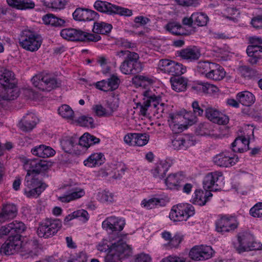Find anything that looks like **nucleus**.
Masks as SVG:
<instances>
[{
    "label": "nucleus",
    "mask_w": 262,
    "mask_h": 262,
    "mask_svg": "<svg viewBox=\"0 0 262 262\" xmlns=\"http://www.w3.org/2000/svg\"><path fill=\"white\" fill-rule=\"evenodd\" d=\"M100 141V139L88 133H84L78 138V145L86 148L92 145L98 144Z\"/></svg>",
    "instance_id": "72a5a7b5"
},
{
    "label": "nucleus",
    "mask_w": 262,
    "mask_h": 262,
    "mask_svg": "<svg viewBox=\"0 0 262 262\" xmlns=\"http://www.w3.org/2000/svg\"><path fill=\"white\" fill-rule=\"evenodd\" d=\"M125 224V220L114 216L107 217L102 224V227L107 231L110 232V235L113 234V237L119 239L123 238L120 234Z\"/></svg>",
    "instance_id": "6e6552de"
},
{
    "label": "nucleus",
    "mask_w": 262,
    "mask_h": 262,
    "mask_svg": "<svg viewBox=\"0 0 262 262\" xmlns=\"http://www.w3.org/2000/svg\"><path fill=\"white\" fill-rule=\"evenodd\" d=\"M21 236L10 235L8 239L2 245L1 251L5 254H13L18 251L22 246Z\"/></svg>",
    "instance_id": "ddd939ff"
},
{
    "label": "nucleus",
    "mask_w": 262,
    "mask_h": 262,
    "mask_svg": "<svg viewBox=\"0 0 262 262\" xmlns=\"http://www.w3.org/2000/svg\"><path fill=\"white\" fill-rule=\"evenodd\" d=\"M196 134L201 136H213L212 125L209 122L199 124L195 129Z\"/></svg>",
    "instance_id": "49530a36"
},
{
    "label": "nucleus",
    "mask_w": 262,
    "mask_h": 262,
    "mask_svg": "<svg viewBox=\"0 0 262 262\" xmlns=\"http://www.w3.org/2000/svg\"><path fill=\"white\" fill-rule=\"evenodd\" d=\"M213 250L208 246H196L189 252V256L194 260H204L210 258L212 255Z\"/></svg>",
    "instance_id": "f8f14e48"
},
{
    "label": "nucleus",
    "mask_w": 262,
    "mask_h": 262,
    "mask_svg": "<svg viewBox=\"0 0 262 262\" xmlns=\"http://www.w3.org/2000/svg\"><path fill=\"white\" fill-rule=\"evenodd\" d=\"M191 19L193 20L195 25L202 27L206 25L209 18L205 13L196 12L192 14Z\"/></svg>",
    "instance_id": "3c124183"
},
{
    "label": "nucleus",
    "mask_w": 262,
    "mask_h": 262,
    "mask_svg": "<svg viewBox=\"0 0 262 262\" xmlns=\"http://www.w3.org/2000/svg\"><path fill=\"white\" fill-rule=\"evenodd\" d=\"M212 196V194L209 191H206L204 192L202 190H196L193 196L192 202L194 204L203 206L205 205L206 203Z\"/></svg>",
    "instance_id": "473e14b6"
},
{
    "label": "nucleus",
    "mask_w": 262,
    "mask_h": 262,
    "mask_svg": "<svg viewBox=\"0 0 262 262\" xmlns=\"http://www.w3.org/2000/svg\"><path fill=\"white\" fill-rule=\"evenodd\" d=\"M94 7L97 11L107 14H113L114 5L105 1H96Z\"/></svg>",
    "instance_id": "37998d69"
},
{
    "label": "nucleus",
    "mask_w": 262,
    "mask_h": 262,
    "mask_svg": "<svg viewBox=\"0 0 262 262\" xmlns=\"http://www.w3.org/2000/svg\"><path fill=\"white\" fill-rule=\"evenodd\" d=\"M214 64V62L209 61H200L198 63L197 70L200 74L205 75L207 78Z\"/></svg>",
    "instance_id": "864d4df0"
},
{
    "label": "nucleus",
    "mask_w": 262,
    "mask_h": 262,
    "mask_svg": "<svg viewBox=\"0 0 262 262\" xmlns=\"http://www.w3.org/2000/svg\"><path fill=\"white\" fill-rule=\"evenodd\" d=\"M60 36L65 39L73 41H80L83 37L81 30L74 28L62 29L60 31Z\"/></svg>",
    "instance_id": "bb28decb"
},
{
    "label": "nucleus",
    "mask_w": 262,
    "mask_h": 262,
    "mask_svg": "<svg viewBox=\"0 0 262 262\" xmlns=\"http://www.w3.org/2000/svg\"><path fill=\"white\" fill-rule=\"evenodd\" d=\"M61 226V222L58 219H47L39 224L37 234L40 237L49 238L55 235Z\"/></svg>",
    "instance_id": "0eeeda50"
},
{
    "label": "nucleus",
    "mask_w": 262,
    "mask_h": 262,
    "mask_svg": "<svg viewBox=\"0 0 262 262\" xmlns=\"http://www.w3.org/2000/svg\"><path fill=\"white\" fill-rule=\"evenodd\" d=\"M117 56L124 58L120 66L121 72L124 74H136L143 70V66L139 60V56L135 52L128 50H121L116 53Z\"/></svg>",
    "instance_id": "f03ea898"
},
{
    "label": "nucleus",
    "mask_w": 262,
    "mask_h": 262,
    "mask_svg": "<svg viewBox=\"0 0 262 262\" xmlns=\"http://www.w3.org/2000/svg\"><path fill=\"white\" fill-rule=\"evenodd\" d=\"M31 81L35 87L42 91H50L59 85L56 78L49 73L36 75L32 78Z\"/></svg>",
    "instance_id": "39448f33"
},
{
    "label": "nucleus",
    "mask_w": 262,
    "mask_h": 262,
    "mask_svg": "<svg viewBox=\"0 0 262 262\" xmlns=\"http://www.w3.org/2000/svg\"><path fill=\"white\" fill-rule=\"evenodd\" d=\"M238 158L235 155L230 154L225 151L216 155L213 158L214 163L220 167H228L232 166L238 161Z\"/></svg>",
    "instance_id": "2eb2a0df"
},
{
    "label": "nucleus",
    "mask_w": 262,
    "mask_h": 262,
    "mask_svg": "<svg viewBox=\"0 0 262 262\" xmlns=\"http://www.w3.org/2000/svg\"><path fill=\"white\" fill-rule=\"evenodd\" d=\"M226 72L224 68L220 65L214 63L207 78L219 81L223 79L225 76Z\"/></svg>",
    "instance_id": "ea45409f"
},
{
    "label": "nucleus",
    "mask_w": 262,
    "mask_h": 262,
    "mask_svg": "<svg viewBox=\"0 0 262 262\" xmlns=\"http://www.w3.org/2000/svg\"><path fill=\"white\" fill-rule=\"evenodd\" d=\"M171 87L176 92H183L186 90L188 80L183 77H173L170 80Z\"/></svg>",
    "instance_id": "e433bc0d"
},
{
    "label": "nucleus",
    "mask_w": 262,
    "mask_h": 262,
    "mask_svg": "<svg viewBox=\"0 0 262 262\" xmlns=\"http://www.w3.org/2000/svg\"><path fill=\"white\" fill-rule=\"evenodd\" d=\"M164 203V200L162 199L152 198L148 200H144L142 202V205L147 209H151L156 206H162Z\"/></svg>",
    "instance_id": "052dcab7"
},
{
    "label": "nucleus",
    "mask_w": 262,
    "mask_h": 262,
    "mask_svg": "<svg viewBox=\"0 0 262 262\" xmlns=\"http://www.w3.org/2000/svg\"><path fill=\"white\" fill-rule=\"evenodd\" d=\"M246 51L249 57L248 61L252 64H256L258 59H262V46H248Z\"/></svg>",
    "instance_id": "c756f323"
},
{
    "label": "nucleus",
    "mask_w": 262,
    "mask_h": 262,
    "mask_svg": "<svg viewBox=\"0 0 262 262\" xmlns=\"http://www.w3.org/2000/svg\"><path fill=\"white\" fill-rule=\"evenodd\" d=\"M17 208L14 204H8L3 206L0 212V223L14 219L17 215Z\"/></svg>",
    "instance_id": "5701e85b"
},
{
    "label": "nucleus",
    "mask_w": 262,
    "mask_h": 262,
    "mask_svg": "<svg viewBox=\"0 0 262 262\" xmlns=\"http://www.w3.org/2000/svg\"><path fill=\"white\" fill-rule=\"evenodd\" d=\"M183 117L178 114H169L168 117L169 126L174 134H179L182 132L186 128L181 123Z\"/></svg>",
    "instance_id": "412c9836"
},
{
    "label": "nucleus",
    "mask_w": 262,
    "mask_h": 262,
    "mask_svg": "<svg viewBox=\"0 0 262 262\" xmlns=\"http://www.w3.org/2000/svg\"><path fill=\"white\" fill-rule=\"evenodd\" d=\"M194 208L189 204H179L173 206L169 213V218L174 222L186 221L194 214Z\"/></svg>",
    "instance_id": "423d86ee"
},
{
    "label": "nucleus",
    "mask_w": 262,
    "mask_h": 262,
    "mask_svg": "<svg viewBox=\"0 0 262 262\" xmlns=\"http://www.w3.org/2000/svg\"><path fill=\"white\" fill-rule=\"evenodd\" d=\"M144 97L142 102L136 104V107L139 110L140 114L143 116H147L152 113L154 115L157 114L162 116L161 114L164 112L165 104L162 102L161 97L155 95H149L147 91L144 93Z\"/></svg>",
    "instance_id": "f257e3e1"
},
{
    "label": "nucleus",
    "mask_w": 262,
    "mask_h": 262,
    "mask_svg": "<svg viewBox=\"0 0 262 262\" xmlns=\"http://www.w3.org/2000/svg\"><path fill=\"white\" fill-rule=\"evenodd\" d=\"M50 166L49 163L45 160L32 159L27 161L25 163V169L29 174H37L42 171H46Z\"/></svg>",
    "instance_id": "9b49d317"
},
{
    "label": "nucleus",
    "mask_w": 262,
    "mask_h": 262,
    "mask_svg": "<svg viewBox=\"0 0 262 262\" xmlns=\"http://www.w3.org/2000/svg\"><path fill=\"white\" fill-rule=\"evenodd\" d=\"M198 93L214 95L217 93L219 89L215 85L208 82H201L192 87Z\"/></svg>",
    "instance_id": "7c9ffc66"
},
{
    "label": "nucleus",
    "mask_w": 262,
    "mask_h": 262,
    "mask_svg": "<svg viewBox=\"0 0 262 262\" xmlns=\"http://www.w3.org/2000/svg\"><path fill=\"white\" fill-rule=\"evenodd\" d=\"M216 230L223 234L233 231L237 227V223L233 216H223L216 222Z\"/></svg>",
    "instance_id": "4468645a"
},
{
    "label": "nucleus",
    "mask_w": 262,
    "mask_h": 262,
    "mask_svg": "<svg viewBox=\"0 0 262 262\" xmlns=\"http://www.w3.org/2000/svg\"><path fill=\"white\" fill-rule=\"evenodd\" d=\"M112 29V26L104 22H95L94 24L93 31L96 34H107Z\"/></svg>",
    "instance_id": "a18cd8bd"
},
{
    "label": "nucleus",
    "mask_w": 262,
    "mask_h": 262,
    "mask_svg": "<svg viewBox=\"0 0 262 262\" xmlns=\"http://www.w3.org/2000/svg\"><path fill=\"white\" fill-rule=\"evenodd\" d=\"M165 28L167 31L176 35H188L191 33L190 31L176 22L168 23Z\"/></svg>",
    "instance_id": "c9c22d12"
},
{
    "label": "nucleus",
    "mask_w": 262,
    "mask_h": 262,
    "mask_svg": "<svg viewBox=\"0 0 262 262\" xmlns=\"http://www.w3.org/2000/svg\"><path fill=\"white\" fill-rule=\"evenodd\" d=\"M191 106L195 116L190 120V122L193 123L196 121V116H202L203 115L204 108L206 109V107L203 105H200L196 101H193Z\"/></svg>",
    "instance_id": "6e6d98bb"
},
{
    "label": "nucleus",
    "mask_w": 262,
    "mask_h": 262,
    "mask_svg": "<svg viewBox=\"0 0 262 262\" xmlns=\"http://www.w3.org/2000/svg\"><path fill=\"white\" fill-rule=\"evenodd\" d=\"M205 115L211 121L218 124H226L229 121L226 115L212 107L206 108Z\"/></svg>",
    "instance_id": "6ab92c4d"
},
{
    "label": "nucleus",
    "mask_w": 262,
    "mask_h": 262,
    "mask_svg": "<svg viewBox=\"0 0 262 262\" xmlns=\"http://www.w3.org/2000/svg\"><path fill=\"white\" fill-rule=\"evenodd\" d=\"M77 145H78V138L76 137L67 138L61 141L62 148L67 152H71L73 147Z\"/></svg>",
    "instance_id": "de8ad7c7"
},
{
    "label": "nucleus",
    "mask_w": 262,
    "mask_h": 262,
    "mask_svg": "<svg viewBox=\"0 0 262 262\" xmlns=\"http://www.w3.org/2000/svg\"><path fill=\"white\" fill-rule=\"evenodd\" d=\"M236 98L239 103L247 106L251 105L255 102V96L249 91H243L237 93Z\"/></svg>",
    "instance_id": "58836bf2"
},
{
    "label": "nucleus",
    "mask_w": 262,
    "mask_h": 262,
    "mask_svg": "<svg viewBox=\"0 0 262 262\" xmlns=\"http://www.w3.org/2000/svg\"><path fill=\"white\" fill-rule=\"evenodd\" d=\"M253 239V235L250 233H239L237 235V243L234 244V248L238 253L248 251L250 244Z\"/></svg>",
    "instance_id": "dca6fc26"
},
{
    "label": "nucleus",
    "mask_w": 262,
    "mask_h": 262,
    "mask_svg": "<svg viewBox=\"0 0 262 262\" xmlns=\"http://www.w3.org/2000/svg\"><path fill=\"white\" fill-rule=\"evenodd\" d=\"M45 3L53 9H62L65 5L64 0H45Z\"/></svg>",
    "instance_id": "e2e57ef3"
},
{
    "label": "nucleus",
    "mask_w": 262,
    "mask_h": 262,
    "mask_svg": "<svg viewBox=\"0 0 262 262\" xmlns=\"http://www.w3.org/2000/svg\"><path fill=\"white\" fill-rule=\"evenodd\" d=\"M135 145L142 146L146 145L149 140V136L147 134L135 133Z\"/></svg>",
    "instance_id": "13d9d810"
},
{
    "label": "nucleus",
    "mask_w": 262,
    "mask_h": 262,
    "mask_svg": "<svg viewBox=\"0 0 262 262\" xmlns=\"http://www.w3.org/2000/svg\"><path fill=\"white\" fill-rule=\"evenodd\" d=\"M46 186L34 188H25L24 194L29 198H36L45 190Z\"/></svg>",
    "instance_id": "5fc2aeb1"
},
{
    "label": "nucleus",
    "mask_w": 262,
    "mask_h": 262,
    "mask_svg": "<svg viewBox=\"0 0 262 262\" xmlns=\"http://www.w3.org/2000/svg\"><path fill=\"white\" fill-rule=\"evenodd\" d=\"M85 194V191L82 188H75L74 190L68 194H64L58 198V200L62 202L68 203L70 201L79 199Z\"/></svg>",
    "instance_id": "a19ab883"
},
{
    "label": "nucleus",
    "mask_w": 262,
    "mask_h": 262,
    "mask_svg": "<svg viewBox=\"0 0 262 262\" xmlns=\"http://www.w3.org/2000/svg\"><path fill=\"white\" fill-rule=\"evenodd\" d=\"M8 4L18 9H32L34 7V3L31 0H7Z\"/></svg>",
    "instance_id": "79ce46f5"
},
{
    "label": "nucleus",
    "mask_w": 262,
    "mask_h": 262,
    "mask_svg": "<svg viewBox=\"0 0 262 262\" xmlns=\"http://www.w3.org/2000/svg\"><path fill=\"white\" fill-rule=\"evenodd\" d=\"M18 40L21 47L32 52L37 51L42 43L40 36L28 29L24 30L20 32Z\"/></svg>",
    "instance_id": "20e7f679"
},
{
    "label": "nucleus",
    "mask_w": 262,
    "mask_h": 262,
    "mask_svg": "<svg viewBox=\"0 0 262 262\" xmlns=\"http://www.w3.org/2000/svg\"><path fill=\"white\" fill-rule=\"evenodd\" d=\"M177 55L189 62L196 61L201 56L200 50L196 47H189L177 51Z\"/></svg>",
    "instance_id": "f3484780"
},
{
    "label": "nucleus",
    "mask_w": 262,
    "mask_h": 262,
    "mask_svg": "<svg viewBox=\"0 0 262 262\" xmlns=\"http://www.w3.org/2000/svg\"><path fill=\"white\" fill-rule=\"evenodd\" d=\"M118 239L113 237V234L109 235L108 238H103L97 245V249L101 252H106L110 250L112 244L117 242Z\"/></svg>",
    "instance_id": "c03bdc74"
},
{
    "label": "nucleus",
    "mask_w": 262,
    "mask_h": 262,
    "mask_svg": "<svg viewBox=\"0 0 262 262\" xmlns=\"http://www.w3.org/2000/svg\"><path fill=\"white\" fill-rule=\"evenodd\" d=\"M249 138H246L245 136H238L234 140L231 144V148L234 152H238L240 153L247 151L250 148Z\"/></svg>",
    "instance_id": "b1692460"
},
{
    "label": "nucleus",
    "mask_w": 262,
    "mask_h": 262,
    "mask_svg": "<svg viewBox=\"0 0 262 262\" xmlns=\"http://www.w3.org/2000/svg\"><path fill=\"white\" fill-rule=\"evenodd\" d=\"M74 120L82 126L94 127V119L92 117L88 116H81L78 118H75Z\"/></svg>",
    "instance_id": "4d7b16f0"
},
{
    "label": "nucleus",
    "mask_w": 262,
    "mask_h": 262,
    "mask_svg": "<svg viewBox=\"0 0 262 262\" xmlns=\"http://www.w3.org/2000/svg\"><path fill=\"white\" fill-rule=\"evenodd\" d=\"M82 37L80 41H94L96 42L101 39V37L98 34L87 33L82 31Z\"/></svg>",
    "instance_id": "0e129e2a"
},
{
    "label": "nucleus",
    "mask_w": 262,
    "mask_h": 262,
    "mask_svg": "<svg viewBox=\"0 0 262 262\" xmlns=\"http://www.w3.org/2000/svg\"><path fill=\"white\" fill-rule=\"evenodd\" d=\"M98 16L99 15L96 12L81 8H77L73 13V18L78 21L92 20L97 18Z\"/></svg>",
    "instance_id": "a211bd4d"
},
{
    "label": "nucleus",
    "mask_w": 262,
    "mask_h": 262,
    "mask_svg": "<svg viewBox=\"0 0 262 262\" xmlns=\"http://www.w3.org/2000/svg\"><path fill=\"white\" fill-rule=\"evenodd\" d=\"M158 67L162 71L173 76L181 75L186 71L182 64L168 59L160 60Z\"/></svg>",
    "instance_id": "1a4fd4ad"
},
{
    "label": "nucleus",
    "mask_w": 262,
    "mask_h": 262,
    "mask_svg": "<svg viewBox=\"0 0 262 262\" xmlns=\"http://www.w3.org/2000/svg\"><path fill=\"white\" fill-rule=\"evenodd\" d=\"M3 90L0 89V104H3L4 101L14 100L19 95V91L16 85V82H14V85L9 84L3 87Z\"/></svg>",
    "instance_id": "aec40b11"
},
{
    "label": "nucleus",
    "mask_w": 262,
    "mask_h": 262,
    "mask_svg": "<svg viewBox=\"0 0 262 262\" xmlns=\"http://www.w3.org/2000/svg\"><path fill=\"white\" fill-rule=\"evenodd\" d=\"M184 180V177L181 173H171L165 180V183L170 189L179 190L181 187V182Z\"/></svg>",
    "instance_id": "4be33fe9"
},
{
    "label": "nucleus",
    "mask_w": 262,
    "mask_h": 262,
    "mask_svg": "<svg viewBox=\"0 0 262 262\" xmlns=\"http://www.w3.org/2000/svg\"><path fill=\"white\" fill-rule=\"evenodd\" d=\"M14 73L5 68L4 67H0V85L3 88L10 85H14L15 82Z\"/></svg>",
    "instance_id": "cd10ccee"
},
{
    "label": "nucleus",
    "mask_w": 262,
    "mask_h": 262,
    "mask_svg": "<svg viewBox=\"0 0 262 262\" xmlns=\"http://www.w3.org/2000/svg\"><path fill=\"white\" fill-rule=\"evenodd\" d=\"M10 226L12 230L11 235L20 236V234L26 229V225L20 221H14L10 223Z\"/></svg>",
    "instance_id": "603ef678"
},
{
    "label": "nucleus",
    "mask_w": 262,
    "mask_h": 262,
    "mask_svg": "<svg viewBox=\"0 0 262 262\" xmlns=\"http://www.w3.org/2000/svg\"><path fill=\"white\" fill-rule=\"evenodd\" d=\"M97 199L102 203H112L114 201V195L109 191L104 190L98 192Z\"/></svg>",
    "instance_id": "bf43d9fd"
},
{
    "label": "nucleus",
    "mask_w": 262,
    "mask_h": 262,
    "mask_svg": "<svg viewBox=\"0 0 262 262\" xmlns=\"http://www.w3.org/2000/svg\"><path fill=\"white\" fill-rule=\"evenodd\" d=\"M193 145V141L188 136L178 137L172 140V146L176 150H186Z\"/></svg>",
    "instance_id": "c85d7f7f"
},
{
    "label": "nucleus",
    "mask_w": 262,
    "mask_h": 262,
    "mask_svg": "<svg viewBox=\"0 0 262 262\" xmlns=\"http://www.w3.org/2000/svg\"><path fill=\"white\" fill-rule=\"evenodd\" d=\"M250 214L254 217H262V203L259 202L251 208Z\"/></svg>",
    "instance_id": "69168bd1"
},
{
    "label": "nucleus",
    "mask_w": 262,
    "mask_h": 262,
    "mask_svg": "<svg viewBox=\"0 0 262 262\" xmlns=\"http://www.w3.org/2000/svg\"><path fill=\"white\" fill-rule=\"evenodd\" d=\"M88 257L86 254L83 252H80L72 257L68 262H86Z\"/></svg>",
    "instance_id": "774afa93"
},
{
    "label": "nucleus",
    "mask_w": 262,
    "mask_h": 262,
    "mask_svg": "<svg viewBox=\"0 0 262 262\" xmlns=\"http://www.w3.org/2000/svg\"><path fill=\"white\" fill-rule=\"evenodd\" d=\"M73 216L75 218H79L83 222H86L89 219L88 212L83 209L78 210L72 213Z\"/></svg>",
    "instance_id": "338daca9"
},
{
    "label": "nucleus",
    "mask_w": 262,
    "mask_h": 262,
    "mask_svg": "<svg viewBox=\"0 0 262 262\" xmlns=\"http://www.w3.org/2000/svg\"><path fill=\"white\" fill-rule=\"evenodd\" d=\"M104 160L105 158L102 154L94 153L84 161V164L90 167L99 166L104 163Z\"/></svg>",
    "instance_id": "f704fd0d"
},
{
    "label": "nucleus",
    "mask_w": 262,
    "mask_h": 262,
    "mask_svg": "<svg viewBox=\"0 0 262 262\" xmlns=\"http://www.w3.org/2000/svg\"><path fill=\"white\" fill-rule=\"evenodd\" d=\"M24 185L25 188H34L45 186L39 180L35 178V175L29 174L27 173L25 179Z\"/></svg>",
    "instance_id": "09e8293b"
},
{
    "label": "nucleus",
    "mask_w": 262,
    "mask_h": 262,
    "mask_svg": "<svg viewBox=\"0 0 262 262\" xmlns=\"http://www.w3.org/2000/svg\"><path fill=\"white\" fill-rule=\"evenodd\" d=\"M31 152L33 155L43 158L53 156L55 154L52 148L43 144L34 147L31 149Z\"/></svg>",
    "instance_id": "2f4dec72"
},
{
    "label": "nucleus",
    "mask_w": 262,
    "mask_h": 262,
    "mask_svg": "<svg viewBox=\"0 0 262 262\" xmlns=\"http://www.w3.org/2000/svg\"><path fill=\"white\" fill-rule=\"evenodd\" d=\"M223 178L222 172L216 171L208 173L204 177L203 180V188L206 191H215L221 189L219 188V181Z\"/></svg>",
    "instance_id": "9d476101"
},
{
    "label": "nucleus",
    "mask_w": 262,
    "mask_h": 262,
    "mask_svg": "<svg viewBox=\"0 0 262 262\" xmlns=\"http://www.w3.org/2000/svg\"><path fill=\"white\" fill-rule=\"evenodd\" d=\"M43 23L55 27H61L64 26L66 21L61 18L56 17L53 14L48 13L42 17Z\"/></svg>",
    "instance_id": "4c0bfd02"
},
{
    "label": "nucleus",
    "mask_w": 262,
    "mask_h": 262,
    "mask_svg": "<svg viewBox=\"0 0 262 262\" xmlns=\"http://www.w3.org/2000/svg\"><path fill=\"white\" fill-rule=\"evenodd\" d=\"M113 14L129 17L133 15L132 10L114 5Z\"/></svg>",
    "instance_id": "680f3d73"
},
{
    "label": "nucleus",
    "mask_w": 262,
    "mask_h": 262,
    "mask_svg": "<svg viewBox=\"0 0 262 262\" xmlns=\"http://www.w3.org/2000/svg\"><path fill=\"white\" fill-rule=\"evenodd\" d=\"M36 117L34 114H27L24 116L19 123V127L23 131H31L36 126Z\"/></svg>",
    "instance_id": "a878e982"
},
{
    "label": "nucleus",
    "mask_w": 262,
    "mask_h": 262,
    "mask_svg": "<svg viewBox=\"0 0 262 262\" xmlns=\"http://www.w3.org/2000/svg\"><path fill=\"white\" fill-rule=\"evenodd\" d=\"M171 164L172 161L170 160L161 161L156 167L151 170V173L155 178L162 179L165 177Z\"/></svg>",
    "instance_id": "393cba45"
},
{
    "label": "nucleus",
    "mask_w": 262,
    "mask_h": 262,
    "mask_svg": "<svg viewBox=\"0 0 262 262\" xmlns=\"http://www.w3.org/2000/svg\"><path fill=\"white\" fill-rule=\"evenodd\" d=\"M58 113L63 118L69 120H74V112L68 105L63 104L58 108Z\"/></svg>",
    "instance_id": "8fccbe9b"
},
{
    "label": "nucleus",
    "mask_w": 262,
    "mask_h": 262,
    "mask_svg": "<svg viewBox=\"0 0 262 262\" xmlns=\"http://www.w3.org/2000/svg\"><path fill=\"white\" fill-rule=\"evenodd\" d=\"M112 244V248L105 257V262H119L131 255V248L123 241V238L119 237L117 242Z\"/></svg>",
    "instance_id": "7ed1b4c3"
}]
</instances>
